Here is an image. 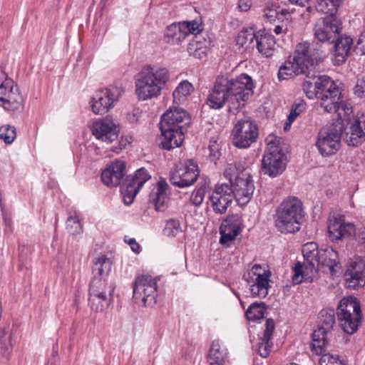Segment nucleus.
I'll list each match as a JSON object with an SVG mask.
<instances>
[{"label": "nucleus", "mask_w": 365, "mask_h": 365, "mask_svg": "<svg viewBox=\"0 0 365 365\" xmlns=\"http://www.w3.org/2000/svg\"><path fill=\"white\" fill-rule=\"evenodd\" d=\"M252 5V0H240L238 3L239 9L242 11H248Z\"/></svg>", "instance_id": "nucleus-62"}, {"label": "nucleus", "mask_w": 365, "mask_h": 365, "mask_svg": "<svg viewBox=\"0 0 365 365\" xmlns=\"http://www.w3.org/2000/svg\"><path fill=\"white\" fill-rule=\"evenodd\" d=\"M181 231L180 223L179 220L175 219L168 220L163 230L164 234L169 237H175Z\"/></svg>", "instance_id": "nucleus-47"}, {"label": "nucleus", "mask_w": 365, "mask_h": 365, "mask_svg": "<svg viewBox=\"0 0 365 365\" xmlns=\"http://www.w3.org/2000/svg\"><path fill=\"white\" fill-rule=\"evenodd\" d=\"M306 103L300 100L298 102H295L292 107L289 115L287 118V123L284 125V130H287L288 126L296 119V118L306 110Z\"/></svg>", "instance_id": "nucleus-45"}, {"label": "nucleus", "mask_w": 365, "mask_h": 365, "mask_svg": "<svg viewBox=\"0 0 365 365\" xmlns=\"http://www.w3.org/2000/svg\"><path fill=\"white\" fill-rule=\"evenodd\" d=\"M274 329V322L272 319H268L266 321V329L264 331L263 338L266 340H270Z\"/></svg>", "instance_id": "nucleus-58"}, {"label": "nucleus", "mask_w": 365, "mask_h": 365, "mask_svg": "<svg viewBox=\"0 0 365 365\" xmlns=\"http://www.w3.org/2000/svg\"><path fill=\"white\" fill-rule=\"evenodd\" d=\"M347 287L356 289L365 285V262L359 257L351 259L344 273Z\"/></svg>", "instance_id": "nucleus-24"}, {"label": "nucleus", "mask_w": 365, "mask_h": 365, "mask_svg": "<svg viewBox=\"0 0 365 365\" xmlns=\"http://www.w3.org/2000/svg\"><path fill=\"white\" fill-rule=\"evenodd\" d=\"M328 84H331V78L327 76H319L304 81L302 89L309 99L318 98L319 94L324 88L327 87Z\"/></svg>", "instance_id": "nucleus-30"}, {"label": "nucleus", "mask_w": 365, "mask_h": 365, "mask_svg": "<svg viewBox=\"0 0 365 365\" xmlns=\"http://www.w3.org/2000/svg\"><path fill=\"white\" fill-rule=\"evenodd\" d=\"M256 47L257 51L264 57L272 56L275 51V41L274 37L269 34H257Z\"/></svg>", "instance_id": "nucleus-32"}, {"label": "nucleus", "mask_w": 365, "mask_h": 365, "mask_svg": "<svg viewBox=\"0 0 365 365\" xmlns=\"http://www.w3.org/2000/svg\"><path fill=\"white\" fill-rule=\"evenodd\" d=\"M202 31L199 21L193 20L179 22L178 24L170 25L166 30L165 36L168 41L173 44L180 43L188 35H197Z\"/></svg>", "instance_id": "nucleus-20"}, {"label": "nucleus", "mask_w": 365, "mask_h": 365, "mask_svg": "<svg viewBox=\"0 0 365 365\" xmlns=\"http://www.w3.org/2000/svg\"><path fill=\"white\" fill-rule=\"evenodd\" d=\"M199 176V169L192 160H185L180 165L176 166L171 172L170 180L178 187H186L195 183Z\"/></svg>", "instance_id": "nucleus-18"}, {"label": "nucleus", "mask_w": 365, "mask_h": 365, "mask_svg": "<svg viewBox=\"0 0 365 365\" xmlns=\"http://www.w3.org/2000/svg\"><path fill=\"white\" fill-rule=\"evenodd\" d=\"M16 133L14 127L6 125L0 128V138L6 143H11L16 138Z\"/></svg>", "instance_id": "nucleus-48"}, {"label": "nucleus", "mask_w": 365, "mask_h": 365, "mask_svg": "<svg viewBox=\"0 0 365 365\" xmlns=\"http://www.w3.org/2000/svg\"><path fill=\"white\" fill-rule=\"evenodd\" d=\"M256 37L257 34H255L253 32L242 31L237 36L236 43L240 47L247 48L254 39L256 40Z\"/></svg>", "instance_id": "nucleus-46"}, {"label": "nucleus", "mask_w": 365, "mask_h": 365, "mask_svg": "<svg viewBox=\"0 0 365 365\" xmlns=\"http://www.w3.org/2000/svg\"><path fill=\"white\" fill-rule=\"evenodd\" d=\"M305 73L295 63L294 59L290 56L279 68L278 71V77L280 80H284L293 76L304 74Z\"/></svg>", "instance_id": "nucleus-34"}, {"label": "nucleus", "mask_w": 365, "mask_h": 365, "mask_svg": "<svg viewBox=\"0 0 365 365\" xmlns=\"http://www.w3.org/2000/svg\"><path fill=\"white\" fill-rule=\"evenodd\" d=\"M169 185L163 178H160L156 187L150 192L149 200L152 202L158 211H164L170 201Z\"/></svg>", "instance_id": "nucleus-29"}, {"label": "nucleus", "mask_w": 365, "mask_h": 365, "mask_svg": "<svg viewBox=\"0 0 365 365\" xmlns=\"http://www.w3.org/2000/svg\"><path fill=\"white\" fill-rule=\"evenodd\" d=\"M253 88L252 79L247 74L242 73L235 79L220 76L207 97V103L212 108L220 109L227 102L229 111H235L245 106L252 95Z\"/></svg>", "instance_id": "nucleus-1"}, {"label": "nucleus", "mask_w": 365, "mask_h": 365, "mask_svg": "<svg viewBox=\"0 0 365 365\" xmlns=\"http://www.w3.org/2000/svg\"><path fill=\"white\" fill-rule=\"evenodd\" d=\"M335 322L334 311L322 310L320 312V326L317 330L324 331L327 334L332 329Z\"/></svg>", "instance_id": "nucleus-41"}, {"label": "nucleus", "mask_w": 365, "mask_h": 365, "mask_svg": "<svg viewBox=\"0 0 365 365\" xmlns=\"http://www.w3.org/2000/svg\"><path fill=\"white\" fill-rule=\"evenodd\" d=\"M91 133L96 139L110 144L118 139L119 128L113 119L106 117L93 123Z\"/></svg>", "instance_id": "nucleus-23"}, {"label": "nucleus", "mask_w": 365, "mask_h": 365, "mask_svg": "<svg viewBox=\"0 0 365 365\" xmlns=\"http://www.w3.org/2000/svg\"><path fill=\"white\" fill-rule=\"evenodd\" d=\"M23 96L14 81L0 71V106L6 110L16 111L23 107Z\"/></svg>", "instance_id": "nucleus-12"}, {"label": "nucleus", "mask_w": 365, "mask_h": 365, "mask_svg": "<svg viewBox=\"0 0 365 365\" xmlns=\"http://www.w3.org/2000/svg\"><path fill=\"white\" fill-rule=\"evenodd\" d=\"M170 80L167 68L145 65L135 76V94L140 101L159 97Z\"/></svg>", "instance_id": "nucleus-3"}, {"label": "nucleus", "mask_w": 365, "mask_h": 365, "mask_svg": "<svg viewBox=\"0 0 365 365\" xmlns=\"http://www.w3.org/2000/svg\"><path fill=\"white\" fill-rule=\"evenodd\" d=\"M123 93L121 86H110L98 90L92 96L91 106L96 115H103L108 112L118 102Z\"/></svg>", "instance_id": "nucleus-13"}, {"label": "nucleus", "mask_w": 365, "mask_h": 365, "mask_svg": "<svg viewBox=\"0 0 365 365\" xmlns=\"http://www.w3.org/2000/svg\"><path fill=\"white\" fill-rule=\"evenodd\" d=\"M292 58L305 73L307 70L319 64L323 59L322 53L311 47L307 42L298 43Z\"/></svg>", "instance_id": "nucleus-21"}, {"label": "nucleus", "mask_w": 365, "mask_h": 365, "mask_svg": "<svg viewBox=\"0 0 365 365\" xmlns=\"http://www.w3.org/2000/svg\"><path fill=\"white\" fill-rule=\"evenodd\" d=\"M280 14L281 9L277 11L271 3H267L263 10V16L270 22L277 20Z\"/></svg>", "instance_id": "nucleus-49"}, {"label": "nucleus", "mask_w": 365, "mask_h": 365, "mask_svg": "<svg viewBox=\"0 0 365 365\" xmlns=\"http://www.w3.org/2000/svg\"><path fill=\"white\" fill-rule=\"evenodd\" d=\"M354 239L361 244L365 243V226L361 225L355 227V230L352 234Z\"/></svg>", "instance_id": "nucleus-57"}, {"label": "nucleus", "mask_w": 365, "mask_h": 365, "mask_svg": "<svg viewBox=\"0 0 365 365\" xmlns=\"http://www.w3.org/2000/svg\"><path fill=\"white\" fill-rule=\"evenodd\" d=\"M207 46L205 41H201L195 36L187 45V51L190 56L202 59L207 55Z\"/></svg>", "instance_id": "nucleus-40"}, {"label": "nucleus", "mask_w": 365, "mask_h": 365, "mask_svg": "<svg viewBox=\"0 0 365 365\" xmlns=\"http://www.w3.org/2000/svg\"><path fill=\"white\" fill-rule=\"evenodd\" d=\"M327 334L324 331L315 330L312 334V342L311 344L312 351L316 355H321L325 351L327 344Z\"/></svg>", "instance_id": "nucleus-38"}, {"label": "nucleus", "mask_w": 365, "mask_h": 365, "mask_svg": "<svg viewBox=\"0 0 365 365\" xmlns=\"http://www.w3.org/2000/svg\"><path fill=\"white\" fill-rule=\"evenodd\" d=\"M227 349L218 341L212 343L207 355L209 365H225L228 359Z\"/></svg>", "instance_id": "nucleus-31"}, {"label": "nucleus", "mask_w": 365, "mask_h": 365, "mask_svg": "<svg viewBox=\"0 0 365 365\" xmlns=\"http://www.w3.org/2000/svg\"><path fill=\"white\" fill-rule=\"evenodd\" d=\"M341 0H317L316 9L327 16H335Z\"/></svg>", "instance_id": "nucleus-39"}, {"label": "nucleus", "mask_w": 365, "mask_h": 365, "mask_svg": "<svg viewBox=\"0 0 365 365\" xmlns=\"http://www.w3.org/2000/svg\"><path fill=\"white\" fill-rule=\"evenodd\" d=\"M258 128L249 119L240 120L232 130V144L240 148H247L256 141Z\"/></svg>", "instance_id": "nucleus-17"}, {"label": "nucleus", "mask_w": 365, "mask_h": 365, "mask_svg": "<svg viewBox=\"0 0 365 365\" xmlns=\"http://www.w3.org/2000/svg\"><path fill=\"white\" fill-rule=\"evenodd\" d=\"M265 307L264 303H253L246 312L249 321H258L264 318Z\"/></svg>", "instance_id": "nucleus-43"}, {"label": "nucleus", "mask_w": 365, "mask_h": 365, "mask_svg": "<svg viewBox=\"0 0 365 365\" xmlns=\"http://www.w3.org/2000/svg\"><path fill=\"white\" fill-rule=\"evenodd\" d=\"M261 341L259 342L258 352L262 357H267L271 351V345L269 344L270 340H266L265 338H262Z\"/></svg>", "instance_id": "nucleus-55"}, {"label": "nucleus", "mask_w": 365, "mask_h": 365, "mask_svg": "<svg viewBox=\"0 0 365 365\" xmlns=\"http://www.w3.org/2000/svg\"><path fill=\"white\" fill-rule=\"evenodd\" d=\"M349 53L344 51L343 48L336 47L334 46V50L333 53L332 61L335 66H340L343 64L348 57Z\"/></svg>", "instance_id": "nucleus-50"}, {"label": "nucleus", "mask_w": 365, "mask_h": 365, "mask_svg": "<svg viewBox=\"0 0 365 365\" xmlns=\"http://www.w3.org/2000/svg\"><path fill=\"white\" fill-rule=\"evenodd\" d=\"M319 266L327 267L331 272L335 271V267L339 264L338 253L332 248L320 249L317 259Z\"/></svg>", "instance_id": "nucleus-33"}, {"label": "nucleus", "mask_w": 365, "mask_h": 365, "mask_svg": "<svg viewBox=\"0 0 365 365\" xmlns=\"http://www.w3.org/2000/svg\"><path fill=\"white\" fill-rule=\"evenodd\" d=\"M224 176L230 182L235 199L240 205L247 204L255 190L250 169L240 163H230L226 167Z\"/></svg>", "instance_id": "nucleus-5"}, {"label": "nucleus", "mask_w": 365, "mask_h": 365, "mask_svg": "<svg viewBox=\"0 0 365 365\" xmlns=\"http://www.w3.org/2000/svg\"><path fill=\"white\" fill-rule=\"evenodd\" d=\"M295 9H282L277 21L282 25L286 29L290 32L292 29V22L294 19L293 15L295 14Z\"/></svg>", "instance_id": "nucleus-44"}, {"label": "nucleus", "mask_w": 365, "mask_h": 365, "mask_svg": "<svg viewBox=\"0 0 365 365\" xmlns=\"http://www.w3.org/2000/svg\"><path fill=\"white\" fill-rule=\"evenodd\" d=\"M210 156L214 159H217L220 155V145L217 140H210L208 145Z\"/></svg>", "instance_id": "nucleus-56"}, {"label": "nucleus", "mask_w": 365, "mask_h": 365, "mask_svg": "<svg viewBox=\"0 0 365 365\" xmlns=\"http://www.w3.org/2000/svg\"><path fill=\"white\" fill-rule=\"evenodd\" d=\"M341 32V22L336 16L318 19L314 28V37L321 42H334Z\"/></svg>", "instance_id": "nucleus-19"}, {"label": "nucleus", "mask_w": 365, "mask_h": 365, "mask_svg": "<svg viewBox=\"0 0 365 365\" xmlns=\"http://www.w3.org/2000/svg\"><path fill=\"white\" fill-rule=\"evenodd\" d=\"M151 175L144 168L136 170L134 175L126 179L121 186V195L126 205H130L142 186L150 179Z\"/></svg>", "instance_id": "nucleus-22"}, {"label": "nucleus", "mask_w": 365, "mask_h": 365, "mask_svg": "<svg viewBox=\"0 0 365 365\" xmlns=\"http://www.w3.org/2000/svg\"><path fill=\"white\" fill-rule=\"evenodd\" d=\"M339 325L344 332L352 334L361 324V313L359 302L354 297L343 298L337 308Z\"/></svg>", "instance_id": "nucleus-9"}, {"label": "nucleus", "mask_w": 365, "mask_h": 365, "mask_svg": "<svg viewBox=\"0 0 365 365\" xmlns=\"http://www.w3.org/2000/svg\"><path fill=\"white\" fill-rule=\"evenodd\" d=\"M194 91L192 85L187 81L180 82L173 93V101L180 104L185 101L187 96Z\"/></svg>", "instance_id": "nucleus-37"}, {"label": "nucleus", "mask_w": 365, "mask_h": 365, "mask_svg": "<svg viewBox=\"0 0 365 365\" xmlns=\"http://www.w3.org/2000/svg\"><path fill=\"white\" fill-rule=\"evenodd\" d=\"M304 217L302 202L297 197H288L276 209L274 226L282 234L295 233L300 230Z\"/></svg>", "instance_id": "nucleus-4"}, {"label": "nucleus", "mask_w": 365, "mask_h": 365, "mask_svg": "<svg viewBox=\"0 0 365 365\" xmlns=\"http://www.w3.org/2000/svg\"><path fill=\"white\" fill-rule=\"evenodd\" d=\"M270 272L259 264H255L243 275V279L250 284L252 296L264 298L268 294Z\"/></svg>", "instance_id": "nucleus-16"}, {"label": "nucleus", "mask_w": 365, "mask_h": 365, "mask_svg": "<svg viewBox=\"0 0 365 365\" xmlns=\"http://www.w3.org/2000/svg\"><path fill=\"white\" fill-rule=\"evenodd\" d=\"M13 352L12 333L3 329L0 331V356L8 361Z\"/></svg>", "instance_id": "nucleus-35"}, {"label": "nucleus", "mask_w": 365, "mask_h": 365, "mask_svg": "<svg viewBox=\"0 0 365 365\" xmlns=\"http://www.w3.org/2000/svg\"><path fill=\"white\" fill-rule=\"evenodd\" d=\"M266 143L267 148L262 160V169L264 174L274 178L285 170L286 156L280 148V138L269 135Z\"/></svg>", "instance_id": "nucleus-6"}, {"label": "nucleus", "mask_w": 365, "mask_h": 365, "mask_svg": "<svg viewBox=\"0 0 365 365\" xmlns=\"http://www.w3.org/2000/svg\"><path fill=\"white\" fill-rule=\"evenodd\" d=\"M242 225V220L240 216L237 215L228 216L220 227L221 235L220 242L225 247H230L240 232Z\"/></svg>", "instance_id": "nucleus-27"}, {"label": "nucleus", "mask_w": 365, "mask_h": 365, "mask_svg": "<svg viewBox=\"0 0 365 365\" xmlns=\"http://www.w3.org/2000/svg\"><path fill=\"white\" fill-rule=\"evenodd\" d=\"M157 282L149 275H141L136 278L133 287V298L135 303H143L145 307L156 303Z\"/></svg>", "instance_id": "nucleus-15"}, {"label": "nucleus", "mask_w": 365, "mask_h": 365, "mask_svg": "<svg viewBox=\"0 0 365 365\" xmlns=\"http://www.w3.org/2000/svg\"><path fill=\"white\" fill-rule=\"evenodd\" d=\"M115 286L107 279L93 277L89 289V304L96 312L107 309L113 300Z\"/></svg>", "instance_id": "nucleus-10"}, {"label": "nucleus", "mask_w": 365, "mask_h": 365, "mask_svg": "<svg viewBox=\"0 0 365 365\" xmlns=\"http://www.w3.org/2000/svg\"><path fill=\"white\" fill-rule=\"evenodd\" d=\"M319 105L327 113H336L338 118L353 112L351 106L341 99V91L335 82L328 84L319 97Z\"/></svg>", "instance_id": "nucleus-11"}, {"label": "nucleus", "mask_w": 365, "mask_h": 365, "mask_svg": "<svg viewBox=\"0 0 365 365\" xmlns=\"http://www.w3.org/2000/svg\"><path fill=\"white\" fill-rule=\"evenodd\" d=\"M357 48L359 49L363 55H365V32L363 33L357 41Z\"/></svg>", "instance_id": "nucleus-61"}, {"label": "nucleus", "mask_w": 365, "mask_h": 365, "mask_svg": "<svg viewBox=\"0 0 365 365\" xmlns=\"http://www.w3.org/2000/svg\"><path fill=\"white\" fill-rule=\"evenodd\" d=\"M143 112L139 108H133L130 112L128 113L126 118L130 123L137 124L140 123Z\"/></svg>", "instance_id": "nucleus-54"}, {"label": "nucleus", "mask_w": 365, "mask_h": 365, "mask_svg": "<svg viewBox=\"0 0 365 365\" xmlns=\"http://www.w3.org/2000/svg\"><path fill=\"white\" fill-rule=\"evenodd\" d=\"M111 266V260L106 255L98 257L94 262L93 267L94 277L106 279V277L110 272Z\"/></svg>", "instance_id": "nucleus-36"}, {"label": "nucleus", "mask_w": 365, "mask_h": 365, "mask_svg": "<svg viewBox=\"0 0 365 365\" xmlns=\"http://www.w3.org/2000/svg\"><path fill=\"white\" fill-rule=\"evenodd\" d=\"M126 164L124 161L116 160L103 170L101 180L108 187H116L120 185L125 175Z\"/></svg>", "instance_id": "nucleus-28"}, {"label": "nucleus", "mask_w": 365, "mask_h": 365, "mask_svg": "<svg viewBox=\"0 0 365 365\" xmlns=\"http://www.w3.org/2000/svg\"><path fill=\"white\" fill-rule=\"evenodd\" d=\"M319 365H344L338 356L323 354L319 361Z\"/></svg>", "instance_id": "nucleus-52"}, {"label": "nucleus", "mask_w": 365, "mask_h": 365, "mask_svg": "<svg viewBox=\"0 0 365 365\" xmlns=\"http://www.w3.org/2000/svg\"><path fill=\"white\" fill-rule=\"evenodd\" d=\"M234 198L232 187L227 183L217 184L209 197L213 210L219 214L226 212Z\"/></svg>", "instance_id": "nucleus-25"}, {"label": "nucleus", "mask_w": 365, "mask_h": 365, "mask_svg": "<svg viewBox=\"0 0 365 365\" xmlns=\"http://www.w3.org/2000/svg\"><path fill=\"white\" fill-rule=\"evenodd\" d=\"M190 124L191 118L184 109L174 107L168 110L160 123L162 147L168 150L180 147Z\"/></svg>", "instance_id": "nucleus-2"}, {"label": "nucleus", "mask_w": 365, "mask_h": 365, "mask_svg": "<svg viewBox=\"0 0 365 365\" xmlns=\"http://www.w3.org/2000/svg\"><path fill=\"white\" fill-rule=\"evenodd\" d=\"M341 138V133L336 123L334 127L320 130L315 145L323 157H329L335 155L340 149Z\"/></svg>", "instance_id": "nucleus-14"}, {"label": "nucleus", "mask_w": 365, "mask_h": 365, "mask_svg": "<svg viewBox=\"0 0 365 365\" xmlns=\"http://www.w3.org/2000/svg\"><path fill=\"white\" fill-rule=\"evenodd\" d=\"M342 138L349 146L357 147L365 141V115L353 112L336 120Z\"/></svg>", "instance_id": "nucleus-8"}, {"label": "nucleus", "mask_w": 365, "mask_h": 365, "mask_svg": "<svg viewBox=\"0 0 365 365\" xmlns=\"http://www.w3.org/2000/svg\"><path fill=\"white\" fill-rule=\"evenodd\" d=\"M125 241L130 245L134 252L139 253L140 252V246L134 238H130L128 240H125Z\"/></svg>", "instance_id": "nucleus-60"}, {"label": "nucleus", "mask_w": 365, "mask_h": 365, "mask_svg": "<svg viewBox=\"0 0 365 365\" xmlns=\"http://www.w3.org/2000/svg\"><path fill=\"white\" fill-rule=\"evenodd\" d=\"M310 0H289L291 3L297 4L301 7L304 6Z\"/></svg>", "instance_id": "nucleus-64"}, {"label": "nucleus", "mask_w": 365, "mask_h": 365, "mask_svg": "<svg viewBox=\"0 0 365 365\" xmlns=\"http://www.w3.org/2000/svg\"><path fill=\"white\" fill-rule=\"evenodd\" d=\"M327 229L329 238L332 241H336L345 236H352L355 226L353 223L345 222L344 215L334 214L329 218Z\"/></svg>", "instance_id": "nucleus-26"}, {"label": "nucleus", "mask_w": 365, "mask_h": 365, "mask_svg": "<svg viewBox=\"0 0 365 365\" xmlns=\"http://www.w3.org/2000/svg\"><path fill=\"white\" fill-rule=\"evenodd\" d=\"M353 43L352 38L349 36H344L339 38H336V42L335 43V46L340 48L341 49H344L347 52H350V49L351 48Z\"/></svg>", "instance_id": "nucleus-53"}, {"label": "nucleus", "mask_w": 365, "mask_h": 365, "mask_svg": "<svg viewBox=\"0 0 365 365\" xmlns=\"http://www.w3.org/2000/svg\"><path fill=\"white\" fill-rule=\"evenodd\" d=\"M354 94L358 97H362L365 94V78L358 79L354 87Z\"/></svg>", "instance_id": "nucleus-59"}, {"label": "nucleus", "mask_w": 365, "mask_h": 365, "mask_svg": "<svg viewBox=\"0 0 365 365\" xmlns=\"http://www.w3.org/2000/svg\"><path fill=\"white\" fill-rule=\"evenodd\" d=\"M66 230L72 235H80L83 232V225L78 215L75 212L71 214L66 220Z\"/></svg>", "instance_id": "nucleus-42"}, {"label": "nucleus", "mask_w": 365, "mask_h": 365, "mask_svg": "<svg viewBox=\"0 0 365 365\" xmlns=\"http://www.w3.org/2000/svg\"><path fill=\"white\" fill-rule=\"evenodd\" d=\"M273 32L276 35H280L282 34H287L289 31L284 28L282 25L280 24H278L274 26V29H272Z\"/></svg>", "instance_id": "nucleus-63"}, {"label": "nucleus", "mask_w": 365, "mask_h": 365, "mask_svg": "<svg viewBox=\"0 0 365 365\" xmlns=\"http://www.w3.org/2000/svg\"><path fill=\"white\" fill-rule=\"evenodd\" d=\"M205 195V187L197 188L192 192L190 200L195 206H200L204 200Z\"/></svg>", "instance_id": "nucleus-51"}, {"label": "nucleus", "mask_w": 365, "mask_h": 365, "mask_svg": "<svg viewBox=\"0 0 365 365\" xmlns=\"http://www.w3.org/2000/svg\"><path fill=\"white\" fill-rule=\"evenodd\" d=\"M320 250L318 249L315 242H309L302 247V255L304 262L302 264L297 262L293 267L292 282L294 284H299L304 280L311 282L318 271L319 259L318 256Z\"/></svg>", "instance_id": "nucleus-7"}]
</instances>
